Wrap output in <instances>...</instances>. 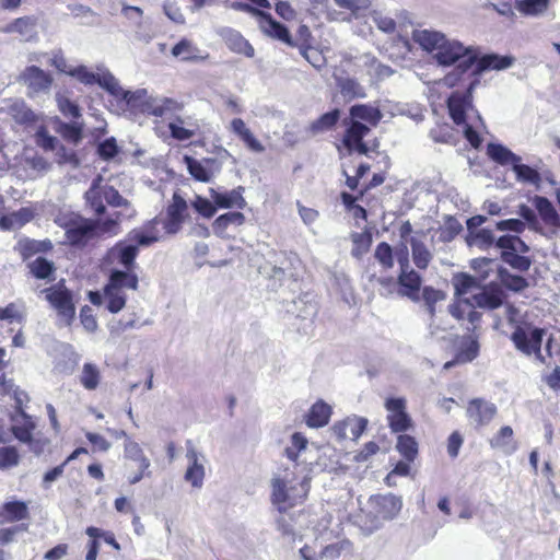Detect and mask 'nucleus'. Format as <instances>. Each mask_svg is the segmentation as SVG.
Instances as JSON below:
<instances>
[{
    "instance_id": "412c9836",
    "label": "nucleus",
    "mask_w": 560,
    "mask_h": 560,
    "mask_svg": "<svg viewBox=\"0 0 560 560\" xmlns=\"http://www.w3.org/2000/svg\"><path fill=\"white\" fill-rule=\"evenodd\" d=\"M467 417L477 425L483 427L497 415V407L482 398H474L468 401Z\"/></svg>"
},
{
    "instance_id": "2f4dec72",
    "label": "nucleus",
    "mask_w": 560,
    "mask_h": 560,
    "mask_svg": "<svg viewBox=\"0 0 560 560\" xmlns=\"http://www.w3.org/2000/svg\"><path fill=\"white\" fill-rule=\"evenodd\" d=\"M260 27L267 35L281 40L289 46H295L287 26L276 21L270 13L266 12L264 18L260 19Z\"/></svg>"
},
{
    "instance_id": "a878e982",
    "label": "nucleus",
    "mask_w": 560,
    "mask_h": 560,
    "mask_svg": "<svg viewBox=\"0 0 560 560\" xmlns=\"http://www.w3.org/2000/svg\"><path fill=\"white\" fill-rule=\"evenodd\" d=\"M532 202L546 226L552 231L560 228V215L547 197L536 195Z\"/></svg>"
},
{
    "instance_id": "5fc2aeb1",
    "label": "nucleus",
    "mask_w": 560,
    "mask_h": 560,
    "mask_svg": "<svg viewBox=\"0 0 560 560\" xmlns=\"http://www.w3.org/2000/svg\"><path fill=\"white\" fill-rule=\"evenodd\" d=\"M28 525L20 523L10 527L0 528V545L5 546L16 540V536L27 532Z\"/></svg>"
},
{
    "instance_id": "338daca9",
    "label": "nucleus",
    "mask_w": 560,
    "mask_h": 560,
    "mask_svg": "<svg viewBox=\"0 0 560 560\" xmlns=\"http://www.w3.org/2000/svg\"><path fill=\"white\" fill-rule=\"evenodd\" d=\"M462 230H463V226L458 222L457 219H455L454 217H447L445 220V223H444L443 232H442L443 240L451 241V240L455 238Z\"/></svg>"
},
{
    "instance_id": "39448f33",
    "label": "nucleus",
    "mask_w": 560,
    "mask_h": 560,
    "mask_svg": "<svg viewBox=\"0 0 560 560\" xmlns=\"http://www.w3.org/2000/svg\"><path fill=\"white\" fill-rule=\"evenodd\" d=\"M139 278L136 272L121 271V269H113L108 276V280L104 287V293L98 291H90L88 293L89 301L95 305H102L106 301L108 312L116 314L120 312L127 302L126 290H138Z\"/></svg>"
},
{
    "instance_id": "f3484780",
    "label": "nucleus",
    "mask_w": 560,
    "mask_h": 560,
    "mask_svg": "<svg viewBox=\"0 0 560 560\" xmlns=\"http://www.w3.org/2000/svg\"><path fill=\"white\" fill-rule=\"evenodd\" d=\"M368 420L362 417H347L336 421L331 427V432L338 441H357L366 430Z\"/></svg>"
},
{
    "instance_id": "dca6fc26",
    "label": "nucleus",
    "mask_w": 560,
    "mask_h": 560,
    "mask_svg": "<svg viewBox=\"0 0 560 560\" xmlns=\"http://www.w3.org/2000/svg\"><path fill=\"white\" fill-rule=\"evenodd\" d=\"M514 59L510 56H499L497 54H487L479 57L478 49L476 48V61H474L472 68L466 81L474 79L480 83V75L487 70H503L513 65Z\"/></svg>"
},
{
    "instance_id": "cd10ccee",
    "label": "nucleus",
    "mask_w": 560,
    "mask_h": 560,
    "mask_svg": "<svg viewBox=\"0 0 560 560\" xmlns=\"http://www.w3.org/2000/svg\"><path fill=\"white\" fill-rule=\"evenodd\" d=\"M186 458L188 467L185 471V480L194 488H201L205 479V467L200 462V456L194 447L187 448Z\"/></svg>"
},
{
    "instance_id": "c9c22d12",
    "label": "nucleus",
    "mask_w": 560,
    "mask_h": 560,
    "mask_svg": "<svg viewBox=\"0 0 560 560\" xmlns=\"http://www.w3.org/2000/svg\"><path fill=\"white\" fill-rule=\"evenodd\" d=\"M30 273L39 280H54V273L56 271L52 261L45 257H37L36 259L27 264Z\"/></svg>"
},
{
    "instance_id": "e433bc0d",
    "label": "nucleus",
    "mask_w": 560,
    "mask_h": 560,
    "mask_svg": "<svg viewBox=\"0 0 560 560\" xmlns=\"http://www.w3.org/2000/svg\"><path fill=\"white\" fill-rule=\"evenodd\" d=\"M246 218L241 211H231L219 215L212 223L215 234L222 235L229 226H241L245 223Z\"/></svg>"
},
{
    "instance_id": "a211bd4d",
    "label": "nucleus",
    "mask_w": 560,
    "mask_h": 560,
    "mask_svg": "<svg viewBox=\"0 0 560 560\" xmlns=\"http://www.w3.org/2000/svg\"><path fill=\"white\" fill-rule=\"evenodd\" d=\"M369 132L370 128L368 126L358 120H352L345 131L343 145L350 153L357 152L361 155H368L370 149L363 139Z\"/></svg>"
},
{
    "instance_id": "4c0bfd02",
    "label": "nucleus",
    "mask_w": 560,
    "mask_h": 560,
    "mask_svg": "<svg viewBox=\"0 0 560 560\" xmlns=\"http://www.w3.org/2000/svg\"><path fill=\"white\" fill-rule=\"evenodd\" d=\"M488 156L501 165L515 164L521 158L500 143H489L487 147Z\"/></svg>"
},
{
    "instance_id": "603ef678",
    "label": "nucleus",
    "mask_w": 560,
    "mask_h": 560,
    "mask_svg": "<svg viewBox=\"0 0 560 560\" xmlns=\"http://www.w3.org/2000/svg\"><path fill=\"white\" fill-rule=\"evenodd\" d=\"M375 259L380 262L383 269L388 270L394 266V253L392 246L386 242L377 244L374 252Z\"/></svg>"
},
{
    "instance_id": "7ed1b4c3",
    "label": "nucleus",
    "mask_w": 560,
    "mask_h": 560,
    "mask_svg": "<svg viewBox=\"0 0 560 560\" xmlns=\"http://www.w3.org/2000/svg\"><path fill=\"white\" fill-rule=\"evenodd\" d=\"M270 501L280 513L287 512L306 500L310 492V479L300 477L294 470L284 468L271 481Z\"/></svg>"
},
{
    "instance_id": "72a5a7b5",
    "label": "nucleus",
    "mask_w": 560,
    "mask_h": 560,
    "mask_svg": "<svg viewBox=\"0 0 560 560\" xmlns=\"http://www.w3.org/2000/svg\"><path fill=\"white\" fill-rule=\"evenodd\" d=\"M340 114V109L335 108L320 115L316 120L310 124L308 131L312 135H317L331 130L338 124Z\"/></svg>"
},
{
    "instance_id": "473e14b6",
    "label": "nucleus",
    "mask_w": 560,
    "mask_h": 560,
    "mask_svg": "<svg viewBox=\"0 0 560 560\" xmlns=\"http://www.w3.org/2000/svg\"><path fill=\"white\" fill-rule=\"evenodd\" d=\"M52 247L50 240L36 241L23 238L18 243V250L23 260H27L39 253H48Z\"/></svg>"
},
{
    "instance_id": "6e6552de",
    "label": "nucleus",
    "mask_w": 560,
    "mask_h": 560,
    "mask_svg": "<svg viewBox=\"0 0 560 560\" xmlns=\"http://www.w3.org/2000/svg\"><path fill=\"white\" fill-rule=\"evenodd\" d=\"M495 245L502 249L501 258L513 269L526 272L532 266V259L522 255L528 252V246L516 235H503L498 238Z\"/></svg>"
},
{
    "instance_id": "864d4df0",
    "label": "nucleus",
    "mask_w": 560,
    "mask_h": 560,
    "mask_svg": "<svg viewBox=\"0 0 560 560\" xmlns=\"http://www.w3.org/2000/svg\"><path fill=\"white\" fill-rule=\"evenodd\" d=\"M422 298L427 305L428 312L431 316L435 314V304L445 299V293L433 287H424L422 290Z\"/></svg>"
},
{
    "instance_id": "49530a36",
    "label": "nucleus",
    "mask_w": 560,
    "mask_h": 560,
    "mask_svg": "<svg viewBox=\"0 0 560 560\" xmlns=\"http://www.w3.org/2000/svg\"><path fill=\"white\" fill-rule=\"evenodd\" d=\"M501 284L513 292H521L528 287V281L522 276L513 275L504 268L499 269Z\"/></svg>"
},
{
    "instance_id": "ddd939ff",
    "label": "nucleus",
    "mask_w": 560,
    "mask_h": 560,
    "mask_svg": "<svg viewBox=\"0 0 560 560\" xmlns=\"http://www.w3.org/2000/svg\"><path fill=\"white\" fill-rule=\"evenodd\" d=\"M68 75L75 78L80 83L88 86L97 84L108 93L117 90V79L107 69H102L95 73L85 66H78L72 68Z\"/></svg>"
},
{
    "instance_id": "052dcab7",
    "label": "nucleus",
    "mask_w": 560,
    "mask_h": 560,
    "mask_svg": "<svg viewBox=\"0 0 560 560\" xmlns=\"http://www.w3.org/2000/svg\"><path fill=\"white\" fill-rule=\"evenodd\" d=\"M118 152L119 149L114 137L105 139L97 145V154L104 161L115 158Z\"/></svg>"
},
{
    "instance_id": "774afa93",
    "label": "nucleus",
    "mask_w": 560,
    "mask_h": 560,
    "mask_svg": "<svg viewBox=\"0 0 560 560\" xmlns=\"http://www.w3.org/2000/svg\"><path fill=\"white\" fill-rule=\"evenodd\" d=\"M380 451V446L376 442H366L360 451L354 454V460L357 463L366 462L370 457L375 455Z\"/></svg>"
},
{
    "instance_id": "4be33fe9",
    "label": "nucleus",
    "mask_w": 560,
    "mask_h": 560,
    "mask_svg": "<svg viewBox=\"0 0 560 560\" xmlns=\"http://www.w3.org/2000/svg\"><path fill=\"white\" fill-rule=\"evenodd\" d=\"M350 547L351 544L348 540H342L327 545L317 555L311 546L305 545L300 549V555L304 560H337L341 557L342 552L348 551Z\"/></svg>"
},
{
    "instance_id": "f704fd0d",
    "label": "nucleus",
    "mask_w": 560,
    "mask_h": 560,
    "mask_svg": "<svg viewBox=\"0 0 560 560\" xmlns=\"http://www.w3.org/2000/svg\"><path fill=\"white\" fill-rule=\"evenodd\" d=\"M396 450L404 459L408 463H412L418 456L419 444L413 436L402 432L397 436Z\"/></svg>"
},
{
    "instance_id": "ea45409f",
    "label": "nucleus",
    "mask_w": 560,
    "mask_h": 560,
    "mask_svg": "<svg viewBox=\"0 0 560 560\" xmlns=\"http://www.w3.org/2000/svg\"><path fill=\"white\" fill-rule=\"evenodd\" d=\"M56 131L68 142L79 143L83 137V124L73 121V122H63L58 120Z\"/></svg>"
},
{
    "instance_id": "37998d69",
    "label": "nucleus",
    "mask_w": 560,
    "mask_h": 560,
    "mask_svg": "<svg viewBox=\"0 0 560 560\" xmlns=\"http://www.w3.org/2000/svg\"><path fill=\"white\" fill-rule=\"evenodd\" d=\"M412 260L417 268L427 269L432 259V255L425 244L415 237L410 238Z\"/></svg>"
},
{
    "instance_id": "f257e3e1",
    "label": "nucleus",
    "mask_w": 560,
    "mask_h": 560,
    "mask_svg": "<svg viewBox=\"0 0 560 560\" xmlns=\"http://www.w3.org/2000/svg\"><path fill=\"white\" fill-rule=\"evenodd\" d=\"M418 43L424 50L433 54L438 65L443 67L454 66L453 70L443 78L447 88L459 86V84L466 82L470 68L476 61L475 47H466L458 40L448 39L440 32L428 30L419 34Z\"/></svg>"
},
{
    "instance_id": "f8f14e48",
    "label": "nucleus",
    "mask_w": 560,
    "mask_h": 560,
    "mask_svg": "<svg viewBox=\"0 0 560 560\" xmlns=\"http://www.w3.org/2000/svg\"><path fill=\"white\" fill-rule=\"evenodd\" d=\"M183 162L190 176L200 183H210L222 170V163L215 158L197 160L190 155H184Z\"/></svg>"
},
{
    "instance_id": "0eeeda50",
    "label": "nucleus",
    "mask_w": 560,
    "mask_h": 560,
    "mask_svg": "<svg viewBox=\"0 0 560 560\" xmlns=\"http://www.w3.org/2000/svg\"><path fill=\"white\" fill-rule=\"evenodd\" d=\"M42 292L62 323L70 326L75 318V304L73 294L66 287L65 281L61 280L57 284L44 289Z\"/></svg>"
},
{
    "instance_id": "c03bdc74",
    "label": "nucleus",
    "mask_w": 560,
    "mask_h": 560,
    "mask_svg": "<svg viewBox=\"0 0 560 560\" xmlns=\"http://www.w3.org/2000/svg\"><path fill=\"white\" fill-rule=\"evenodd\" d=\"M336 84L343 97L353 100L365 96L364 89L355 79L336 77Z\"/></svg>"
},
{
    "instance_id": "c756f323",
    "label": "nucleus",
    "mask_w": 560,
    "mask_h": 560,
    "mask_svg": "<svg viewBox=\"0 0 560 560\" xmlns=\"http://www.w3.org/2000/svg\"><path fill=\"white\" fill-rule=\"evenodd\" d=\"M24 82L34 92L49 90L52 84V77L37 66H30L23 72Z\"/></svg>"
},
{
    "instance_id": "69168bd1",
    "label": "nucleus",
    "mask_w": 560,
    "mask_h": 560,
    "mask_svg": "<svg viewBox=\"0 0 560 560\" xmlns=\"http://www.w3.org/2000/svg\"><path fill=\"white\" fill-rule=\"evenodd\" d=\"M103 197L108 206L125 207L128 206V200L125 199L120 192L113 186H103Z\"/></svg>"
},
{
    "instance_id": "bb28decb",
    "label": "nucleus",
    "mask_w": 560,
    "mask_h": 560,
    "mask_svg": "<svg viewBox=\"0 0 560 560\" xmlns=\"http://www.w3.org/2000/svg\"><path fill=\"white\" fill-rule=\"evenodd\" d=\"M332 415V408L323 399L314 402L308 411L305 413V423L311 429L323 428L328 424Z\"/></svg>"
},
{
    "instance_id": "f03ea898",
    "label": "nucleus",
    "mask_w": 560,
    "mask_h": 560,
    "mask_svg": "<svg viewBox=\"0 0 560 560\" xmlns=\"http://www.w3.org/2000/svg\"><path fill=\"white\" fill-rule=\"evenodd\" d=\"M158 223V219H152L140 229L131 230L126 240L117 242L108 250L110 262L122 267L121 271L136 272L139 247L149 246L159 241Z\"/></svg>"
},
{
    "instance_id": "6e6d98bb",
    "label": "nucleus",
    "mask_w": 560,
    "mask_h": 560,
    "mask_svg": "<svg viewBox=\"0 0 560 560\" xmlns=\"http://www.w3.org/2000/svg\"><path fill=\"white\" fill-rule=\"evenodd\" d=\"M20 462V454L14 446L0 447V469H9Z\"/></svg>"
},
{
    "instance_id": "4d7b16f0",
    "label": "nucleus",
    "mask_w": 560,
    "mask_h": 560,
    "mask_svg": "<svg viewBox=\"0 0 560 560\" xmlns=\"http://www.w3.org/2000/svg\"><path fill=\"white\" fill-rule=\"evenodd\" d=\"M469 244L476 245L481 249H487L494 244V236L491 230L481 229L470 235Z\"/></svg>"
},
{
    "instance_id": "2eb2a0df",
    "label": "nucleus",
    "mask_w": 560,
    "mask_h": 560,
    "mask_svg": "<svg viewBox=\"0 0 560 560\" xmlns=\"http://www.w3.org/2000/svg\"><path fill=\"white\" fill-rule=\"evenodd\" d=\"M369 505L376 517L390 521L400 513L402 501L400 497L393 493H377L369 498Z\"/></svg>"
},
{
    "instance_id": "393cba45",
    "label": "nucleus",
    "mask_w": 560,
    "mask_h": 560,
    "mask_svg": "<svg viewBox=\"0 0 560 560\" xmlns=\"http://www.w3.org/2000/svg\"><path fill=\"white\" fill-rule=\"evenodd\" d=\"M230 131L233 132L249 151L256 153L265 151L262 143L255 137L242 118H233L231 120Z\"/></svg>"
},
{
    "instance_id": "de8ad7c7",
    "label": "nucleus",
    "mask_w": 560,
    "mask_h": 560,
    "mask_svg": "<svg viewBox=\"0 0 560 560\" xmlns=\"http://www.w3.org/2000/svg\"><path fill=\"white\" fill-rule=\"evenodd\" d=\"M225 43L229 49L236 54H242L246 57H253L255 54L254 47L240 33H231L226 37Z\"/></svg>"
},
{
    "instance_id": "a19ab883",
    "label": "nucleus",
    "mask_w": 560,
    "mask_h": 560,
    "mask_svg": "<svg viewBox=\"0 0 560 560\" xmlns=\"http://www.w3.org/2000/svg\"><path fill=\"white\" fill-rule=\"evenodd\" d=\"M85 200L90 209L96 215H103L106 211V201L103 197V186L93 184L85 192Z\"/></svg>"
},
{
    "instance_id": "9d476101",
    "label": "nucleus",
    "mask_w": 560,
    "mask_h": 560,
    "mask_svg": "<svg viewBox=\"0 0 560 560\" xmlns=\"http://www.w3.org/2000/svg\"><path fill=\"white\" fill-rule=\"evenodd\" d=\"M189 217L188 205L186 200L177 192H174L172 201L166 206L164 213L154 219L163 225L166 234H176L183 228L186 219Z\"/></svg>"
},
{
    "instance_id": "680f3d73",
    "label": "nucleus",
    "mask_w": 560,
    "mask_h": 560,
    "mask_svg": "<svg viewBox=\"0 0 560 560\" xmlns=\"http://www.w3.org/2000/svg\"><path fill=\"white\" fill-rule=\"evenodd\" d=\"M85 534L90 537V538H95L96 540H98L100 538H103L104 541L108 545H110L114 549L116 550H120V545L119 542L116 540L115 538V535L112 533V532H104L102 530L101 528L98 527H95V526H89L86 529H85Z\"/></svg>"
},
{
    "instance_id": "1a4fd4ad",
    "label": "nucleus",
    "mask_w": 560,
    "mask_h": 560,
    "mask_svg": "<svg viewBox=\"0 0 560 560\" xmlns=\"http://www.w3.org/2000/svg\"><path fill=\"white\" fill-rule=\"evenodd\" d=\"M460 85L465 86V91L451 93L446 101L448 115L457 126H462L466 122L467 110L472 108V94L478 86V80L466 81Z\"/></svg>"
},
{
    "instance_id": "13d9d810",
    "label": "nucleus",
    "mask_w": 560,
    "mask_h": 560,
    "mask_svg": "<svg viewBox=\"0 0 560 560\" xmlns=\"http://www.w3.org/2000/svg\"><path fill=\"white\" fill-rule=\"evenodd\" d=\"M58 109L60 113L72 119H79L81 117V109L77 103L66 96H59L57 98Z\"/></svg>"
},
{
    "instance_id": "7c9ffc66",
    "label": "nucleus",
    "mask_w": 560,
    "mask_h": 560,
    "mask_svg": "<svg viewBox=\"0 0 560 560\" xmlns=\"http://www.w3.org/2000/svg\"><path fill=\"white\" fill-rule=\"evenodd\" d=\"M421 276L411 268L400 270L398 275V284L404 295L413 301H419V291L421 288Z\"/></svg>"
},
{
    "instance_id": "8fccbe9b",
    "label": "nucleus",
    "mask_w": 560,
    "mask_h": 560,
    "mask_svg": "<svg viewBox=\"0 0 560 560\" xmlns=\"http://www.w3.org/2000/svg\"><path fill=\"white\" fill-rule=\"evenodd\" d=\"M513 171L516 174L517 180L522 183H529L538 187L541 183V176L539 172L529 165L521 164L520 162H516L513 165Z\"/></svg>"
},
{
    "instance_id": "79ce46f5",
    "label": "nucleus",
    "mask_w": 560,
    "mask_h": 560,
    "mask_svg": "<svg viewBox=\"0 0 560 560\" xmlns=\"http://www.w3.org/2000/svg\"><path fill=\"white\" fill-rule=\"evenodd\" d=\"M199 49L187 38H182L172 48V55L180 58L183 61H198L202 59L199 55Z\"/></svg>"
},
{
    "instance_id": "a18cd8bd",
    "label": "nucleus",
    "mask_w": 560,
    "mask_h": 560,
    "mask_svg": "<svg viewBox=\"0 0 560 560\" xmlns=\"http://www.w3.org/2000/svg\"><path fill=\"white\" fill-rule=\"evenodd\" d=\"M101 382L100 369L90 362L83 364L80 375L81 385L88 390H94L98 387Z\"/></svg>"
},
{
    "instance_id": "6ab92c4d",
    "label": "nucleus",
    "mask_w": 560,
    "mask_h": 560,
    "mask_svg": "<svg viewBox=\"0 0 560 560\" xmlns=\"http://www.w3.org/2000/svg\"><path fill=\"white\" fill-rule=\"evenodd\" d=\"M125 458L137 464L138 471L129 477L130 485H135L142 480L145 476H150V460L145 457L141 446L131 440H127L124 446Z\"/></svg>"
},
{
    "instance_id": "e2e57ef3",
    "label": "nucleus",
    "mask_w": 560,
    "mask_h": 560,
    "mask_svg": "<svg viewBox=\"0 0 560 560\" xmlns=\"http://www.w3.org/2000/svg\"><path fill=\"white\" fill-rule=\"evenodd\" d=\"M192 207L200 215L207 219L212 218L218 209L212 199L209 200L200 196L195 199Z\"/></svg>"
},
{
    "instance_id": "20e7f679",
    "label": "nucleus",
    "mask_w": 560,
    "mask_h": 560,
    "mask_svg": "<svg viewBox=\"0 0 560 560\" xmlns=\"http://www.w3.org/2000/svg\"><path fill=\"white\" fill-rule=\"evenodd\" d=\"M119 220L118 212L105 220L88 219L77 214L70 217L62 226L67 242L73 247L83 248L105 234H117Z\"/></svg>"
},
{
    "instance_id": "4468645a",
    "label": "nucleus",
    "mask_w": 560,
    "mask_h": 560,
    "mask_svg": "<svg viewBox=\"0 0 560 560\" xmlns=\"http://www.w3.org/2000/svg\"><path fill=\"white\" fill-rule=\"evenodd\" d=\"M545 330L542 328H534L529 334L522 327L517 326L511 335L515 348L526 355L537 354L541 360V343Z\"/></svg>"
},
{
    "instance_id": "aec40b11",
    "label": "nucleus",
    "mask_w": 560,
    "mask_h": 560,
    "mask_svg": "<svg viewBox=\"0 0 560 560\" xmlns=\"http://www.w3.org/2000/svg\"><path fill=\"white\" fill-rule=\"evenodd\" d=\"M245 188L237 186L232 190L220 191L214 188L209 189V195L213 200L214 205L219 209H232L243 210L246 208L247 202L244 198Z\"/></svg>"
},
{
    "instance_id": "5701e85b",
    "label": "nucleus",
    "mask_w": 560,
    "mask_h": 560,
    "mask_svg": "<svg viewBox=\"0 0 560 560\" xmlns=\"http://www.w3.org/2000/svg\"><path fill=\"white\" fill-rule=\"evenodd\" d=\"M448 311L457 320H468L470 324V326L466 327L468 331L475 330L481 319V314L474 308L468 299L455 301L448 306Z\"/></svg>"
},
{
    "instance_id": "423d86ee",
    "label": "nucleus",
    "mask_w": 560,
    "mask_h": 560,
    "mask_svg": "<svg viewBox=\"0 0 560 560\" xmlns=\"http://www.w3.org/2000/svg\"><path fill=\"white\" fill-rule=\"evenodd\" d=\"M116 104L110 101V106H115V112L130 114H147L155 117H162L167 110L173 109L176 102L171 98H164L161 103L150 97L144 90L130 92L125 91L117 81V90L109 93Z\"/></svg>"
},
{
    "instance_id": "0e129e2a",
    "label": "nucleus",
    "mask_w": 560,
    "mask_h": 560,
    "mask_svg": "<svg viewBox=\"0 0 560 560\" xmlns=\"http://www.w3.org/2000/svg\"><path fill=\"white\" fill-rule=\"evenodd\" d=\"M301 54L316 69L323 68L326 63V59L322 51L312 46L301 47Z\"/></svg>"
},
{
    "instance_id": "9b49d317",
    "label": "nucleus",
    "mask_w": 560,
    "mask_h": 560,
    "mask_svg": "<svg viewBox=\"0 0 560 560\" xmlns=\"http://www.w3.org/2000/svg\"><path fill=\"white\" fill-rule=\"evenodd\" d=\"M386 421L393 433H402L413 428L411 416L407 411L405 397H387L384 402Z\"/></svg>"
},
{
    "instance_id": "09e8293b",
    "label": "nucleus",
    "mask_w": 560,
    "mask_h": 560,
    "mask_svg": "<svg viewBox=\"0 0 560 560\" xmlns=\"http://www.w3.org/2000/svg\"><path fill=\"white\" fill-rule=\"evenodd\" d=\"M351 240L353 243L351 255L354 258L360 259L370 250V247L372 245V233L369 230H365L361 233H353L351 235Z\"/></svg>"
},
{
    "instance_id": "58836bf2",
    "label": "nucleus",
    "mask_w": 560,
    "mask_h": 560,
    "mask_svg": "<svg viewBox=\"0 0 560 560\" xmlns=\"http://www.w3.org/2000/svg\"><path fill=\"white\" fill-rule=\"evenodd\" d=\"M350 115L354 119L363 120L371 126H376L382 119V113L377 107L368 104L353 105Z\"/></svg>"
},
{
    "instance_id": "b1692460",
    "label": "nucleus",
    "mask_w": 560,
    "mask_h": 560,
    "mask_svg": "<svg viewBox=\"0 0 560 560\" xmlns=\"http://www.w3.org/2000/svg\"><path fill=\"white\" fill-rule=\"evenodd\" d=\"M30 518V510L24 501H8L0 505V525L19 523Z\"/></svg>"
},
{
    "instance_id": "bf43d9fd",
    "label": "nucleus",
    "mask_w": 560,
    "mask_h": 560,
    "mask_svg": "<svg viewBox=\"0 0 560 560\" xmlns=\"http://www.w3.org/2000/svg\"><path fill=\"white\" fill-rule=\"evenodd\" d=\"M513 429L510 425H503L490 440V445L493 448H505L509 446V442L513 440Z\"/></svg>"
},
{
    "instance_id": "c85d7f7f",
    "label": "nucleus",
    "mask_w": 560,
    "mask_h": 560,
    "mask_svg": "<svg viewBox=\"0 0 560 560\" xmlns=\"http://www.w3.org/2000/svg\"><path fill=\"white\" fill-rule=\"evenodd\" d=\"M472 300L479 307L497 310L503 304L504 293L497 283H491L482 292L475 294Z\"/></svg>"
},
{
    "instance_id": "3c124183",
    "label": "nucleus",
    "mask_w": 560,
    "mask_h": 560,
    "mask_svg": "<svg viewBox=\"0 0 560 560\" xmlns=\"http://www.w3.org/2000/svg\"><path fill=\"white\" fill-rule=\"evenodd\" d=\"M456 296H463L478 287L477 280L468 273H458L453 279Z\"/></svg>"
}]
</instances>
